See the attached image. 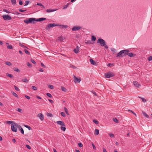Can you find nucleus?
Masks as SVG:
<instances>
[{
    "label": "nucleus",
    "mask_w": 152,
    "mask_h": 152,
    "mask_svg": "<svg viewBox=\"0 0 152 152\" xmlns=\"http://www.w3.org/2000/svg\"><path fill=\"white\" fill-rule=\"evenodd\" d=\"M46 20L45 18H42L36 19L35 18H30L28 19H26L24 20V22L28 24L29 23H34L35 21H41L43 20Z\"/></svg>",
    "instance_id": "nucleus-1"
},
{
    "label": "nucleus",
    "mask_w": 152,
    "mask_h": 152,
    "mask_svg": "<svg viewBox=\"0 0 152 152\" xmlns=\"http://www.w3.org/2000/svg\"><path fill=\"white\" fill-rule=\"evenodd\" d=\"M128 52H129V51L128 50H124L121 51L117 55L116 57L118 58L123 57L127 55Z\"/></svg>",
    "instance_id": "nucleus-2"
},
{
    "label": "nucleus",
    "mask_w": 152,
    "mask_h": 152,
    "mask_svg": "<svg viewBox=\"0 0 152 152\" xmlns=\"http://www.w3.org/2000/svg\"><path fill=\"white\" fill-rule=\"evenodd\" d=\"M97 43H99L100 45L101 46H103L106 45V42L105 41L101 38H99L97 40Z\"/></svg>",
    "instance_id": "nucleus-3"
},
{
    "label": "nucleus",
    "mask_w": 152,
    "mask_h": 152,
    "mask_svg": "<svg viewBox=\"0 0 152 152\" xmlns=\"http://www.w3.org/2000/svg\"><path fill=\"white\" fill-rule=\"evenodd\" d=\"M18 124L16 123L12 124L11 125V129L12 131L16 132L17 130Z\"/></svg>",
    "instance_id": "nucleus-4"
},
{
    "label": "nucleus",
    "mask_w": 152,
    "mask_h": 152,
    "mask_svg": "<svg viewBox=\"0 0 152 152\" xmlns=\"http://www.w3.org/2000/svg\"><path fill=\"white\" fill-rule=\"evenodd\" d=\"M114 74L111 72H109L105 74V77L107 78H110L111 77L114 76Z\"/></svg>",
    "instance_id": "nucleus-5"
},
{
    "label": "nucleus",
    "mask_w": 152,
    "mask_h": 152,
    "mask_svg": "<svg viewBox=\"0 0 152 152\" xmlns=\"http://www.w3.org/2000/svg\"><path fill=\"white\" fill-rule=\"evenodd\" d=\"M58 25L56 23H50L47 25V26L46 27V29L47 30H49L51 27H53Z\"/></svg>",
    "instance_id": "nucleus-6"
},
{
    "label": "nucleus",
    "mask_w": 152,
    "mask_h": 152,
    "mask_svg": "<svg viewBox=\"0 0 152 152\" xmlns=\"http://www.w3.org/2000/svg\"><path fill=\"white\" fill-rule=\"evenodd\" d=\"M3 19L5 20H10L12 19L11 17L9 15H4L2 16Z\"/></svg>",
    "instance_id": "nucleus-7"
},
{
    "label": "nucleus",
    "mask_w": 152,
    "mask_h": 152,
    "mask_svg": "<svg viewBox=\"0 0 152 152\" xmlns=\"http://www.w3.org/2000/svg\"><path fill=\"white\" fill-rule=\"evenodd\" d=\"M73 81L75 83H78L81 81V79L80 78H78L75 76L74 75Z\"/></svg>",
    "instance_id": "nucleus-8"
},
{
    "label": "nucleus",
    "mask_w": 152,
    "mask_h": 152,
    "mask_svg": "<svg viewBox=\"0 0 152 152\" xmlns=\"http://www.w3.org/2000/svg\"><path fill=\"white\" fill-rule=\"evenodd\" d=\"M82 27L80 26H75L72 28V31H78Z\"/></svg>",
    "instance_id": "nucleus-9"
},
{
    "label": "nucleus",
    "mask_w": 152,
    "mask_h": 152,
    "mask_svg": "<svg viewBox=\"0 0 152 152\" xmlns=\"http://www.w3.org/2000/svg\"><path fill=\"white\" fill-rule=\"evenodd\" d=\"M37 117H38L41 121L43 120L44 119V115L42 114L41 113L38 114L37 115Z\"/></svg>",
    "instance_id": "nucleus-10"
},
{
    "label": "nucleus",
    "mask_w": 152,
    "mask_h": 152,
    "mask_svg": "<svg viewBox=\"0 0 152 152\" xmlns=\"http://www.w3.org/2000/svg\"><path fill=\"white\" fill-rule=\"evenodd\" d=\"M57 124L63 126H65L64 123L62 121H58L56 122Z\"/></svg>",
    "instance_id": "nucleus-11"
},
{
    "label": "nucleus",
    "mask_w": 152,
    "mask_h": 152,
    "mask_svg": "<svg viewBox=\"0 0 152 152\" xmlns=\"http://www.w3.org/2000/svg\"><path fill=\"white\" fill-rule=\"evenodd\" d=\"M134 85L137 87L139 88L140 86V84H139L136 81H134L133 82Z\"/></svg>",
    "instance_id": "nucleus-12"
},
{
    "label": "nucleus",
    "mask_w": 152,
    "mask_h": 152,
    "mask_svg": "<svg viewBox=\"0 0 152 152\" xmlns=\"http://www.w3.org/2000/svg\"><path fill=\"white\" fill-rule=\"evenodd\" d=\"M127 55L130 57H132L136 55L135 54H133L132 53L128 52Z\"/></svg>",
    "instance_id": "nucleus-13"
},
{
    "label": "nucleus",
    "mask_w": 152,
    "mask_h": 152,
    "mask_svg": "<svg viewBox=\"0 0 152 152\" xmlns=\"http://www.w3.org/2000/svg\"><path fill=\"white\" fill-rule=\"evenodd\" d=\"M74 52L76 53H77L79 52V48L78 46H77L76 48L74 50Z\"/></svg>",
    "instance_id": "nucleus-14"
},
{
    "label": "nucleus",
    "mask_w": 152,
    "mask_h": 152,
    "mask_svg": "<svg viewBox=\"0 0 152 152\" xmlns=\"http://www.w3.org/2000/svg\"><path fill=\"white\" fill-rule=\"evenodd\" d=\"M90 61L91 62V64H92L93 65H95L96 64V63L92 59H91V58L90 59Z\"/></svg>",
    "instance_id": "nucleus-15"
},
{
    "label": "nucleus",
    "mask_w": 152,
    "mask_h": 152,
    "mask_svg": "<svg viewBox=\"0 0 152 152\" xmlns=\"http://www.w3.org/2000/svg\"><path fill=\"white\" fill-rule=\"evenodd\" d=\"M56 10H57V9H47L46 10V12H53L55 11H56Z\"/></svg>",
    "instance_id": "nucleus-16"
},
{
    "label": "nucleus",
    "mask_w": 152,
    "mask_h": 152,
    "mask_svg": "<svg viewBox=\"0 0 152 152\" xmlns=\"http://www.w3.org/2000/svg\"><path fill=\"white\" fill-rule=\"evenodd\" d=\"M18 129L20 131L21 133H22V134H24V132L22 128L20 126L18 127Z\"/></svg>",
    "instance_id": "nucleus-17"
},
{
    "label": "nucleus",
    "mask_w": 152,
    "mask_h": 152,
    "mask_svg": "<svg viewBox=\"0 0 152 152\" xmlns=\"http://www.w3.org/2000/svg\"><path fill=\"white\" fill-rule=\"evenodd\" d=\"M142 113L143 115L147 118H148L149 116L148 115H147L145 112L142 111Z\"/></svg>",
    "instance_id": "nucleus-18"
},
{
    "label": "nucleus",
    "mask_w": 152,
    "mask_h": 152,
    "mask_svg": "<svg viewBox=\"0 0 152 152\" xmlns=\"http://www.w3.org/2000/svg\"><path fill=\"white\" fill-rule=\"evenodd\" d=\"M99 131L98 129H96L95 130L94 134L98 135L99 134Z\"/></svg>",
    "instance_id": "nucleus-19"
},
{
    "label": "nucleus",
    "mask_w": 152,
    "mask_h": 152,
    "mask_svg": "<svg viewBox=\"0 0 152 152\" xmlns=\"http://www.w3.org/2000/svg\"><path fill=\"white\" fill-rule=\"evenodd\" d=\"M5 63L7 65H8L9 66H11L12 65V64L11 62H9V61H5Z\"/></svg>",
    "instance_id": "nucleus-20"
},
{
    "label": "nucleus",
    "mask_w": 152,
    "mask_h": 152,
    "mask_svg": "<svg viewBox=\"0 0 152 152\" xmlns=\"http://www.w3.org/2000/svg\"><path fill=\"white\" fill-rule=\"evenodd\" d=\"M37 5H38L40 6L41 7V8H45L44 6L41 3H37Z\"/></svg>",
    "instance_id": "nucleus-21"
},
{
    "label": "nucleus",
    "mask_w": 152,
    "mask_h": 152,
    "mask_svg": "<svg viewBox=\"0 0 152 152\" xmlns=\"http://www.w3.org/2000/svg\"><path fill=\"white\" fill-rule=\"evenodd\" d=\"M11 1L12 4L13 5H15L16 4V0H11Z\"/></svg>",
    "instance_id": "nucleus-22"
},
{
    "label": "nucleus",
    "mask_w": 152,
    "mask_h": 152,
    "mask_svg": "<svg viewBox=\"0 0 152 152\" xmlns=\"http://www.w3.org/2000/svg\"><path fill=\"white\" fill-rule=\"evenodd\" d=\"M61 89L62 91L64 92H66L67 91V89L64 87L62 86L61 87Z\"/></svg>",
    "instance_id": "nucleus-23"
},
{
    "label": "nucleus",
    "mask_w": 152,
    "mask_h": 152,
    "mask_svg": "<svg viewBox=\"0 0 152 152\" xmlns=\"http://www.w3.org/2000/svg\"><path fill=\"white\" fill-rule=\"evenodd\" d=\"M60 26L61 28H66L68 27L67 26L63 25H60Z\"/></svg>",
    "instance_id": "nucleus-24"
},
{
    "label": "nucleus",
    "mask_w": 152,
    "mask_h": 152,
    "mask_svg": "<svg viewBox=\"0 0 152 152\" xmlns=\"http://www.w3.org/2000/svg\"><path fill=\"white\" fill-rule=\"evenodd\" d=\"M22 81L23 82L25 83H27L28 82V81L27 79L26 78H25L24 79H22Z\"/></svg>",
    "instance_id": "nucleus-25"
},
{
    "label": "nucleus",
    "mask_w": 152,
    "mask_h": 152,
    "mask_svg": "<svg viewBox=\"0 0 152 152\" xmlns=\"http://www.w3.org/2000/svg\"><path fill=\"white\" fill-rule=\"evenodd\" d=\"M47 115L48 116L50 117H52L53 116V115L52 114L49 113H47Z\"/></svg>",
    "instance_id": "nucleus-26"
},
{
    "label": "nucleus",
    "mask_w": 152,
    "mask_h": 152,
    "mask_svg": "<svg viewBox=\"0 0 152 152\" xmlns=\"http://www.w3.org/2000/svg\"><path fill=\"white\" fill-rule=\"evenodd\" d=\"M24 126L26 127L29 130H30L31 129V128L30 126L26 125H24Z\"/></svg>",
    "instance_id": "nucleus-27"
},
{
    "label": "nucleus",
    "mask_w": 152,
    "mask_h": 152,
    "mask_svg": "<svg viewBox=\"0 0 152 152\" xmlns=\"http://www.w3.org/2000/svg\"><path fill=\"white\" fill-rule=\"evenodd\" d=\"M69 3H68L66 4V5H65L64 6V7L63 8V9H66L67 8V7H68V5H69Z\"/></svg>",
    "instance_id": "nucleus-28"
},
{
    "label": "nucleus",
    "mask_w": 152,
    "mask_h": 152,
    "mask_svg": "<svg viewBox=\"0 0 152 152\" xmlns=\"http://www.w3.org/2000/svg\"><path fill=\"white\" fill-rule=\"evenodd\" d=\"M7 76L9 77H10L12 78L13 77V75L12 74H8V73L7 74Z\"/></svg>",
    "instance_id": "nucleus-29"
},
{
    "label": "nucleus",
    "mask_w": 152,
    "mask_h": 152,
    "mask_svg": "<svg viewBox=\"0 0 152 152\" xmlns=\"http://www.w3.org/2000/svg\"><path fill=\"white\" fill-rule=\"evenodd\" d=\"M61 130L65 131L66 130V128L65 127V126H61Z\"/></svg>",
    "instance_id": "nucleus-30"
},
{
    "label": "nucleus",
    "mask_w": 152,
    "mask_h": 152,
    "mask_svg": "<svg viewBox=\"0 0 152 152\" xmlns=\"http://www.w3.org/2000/svg\"><path fill=\"white\" fill-rule=\"evenodd\" d=\"M13 69L15 71L17 72H20V69H19L18 68H15Z\"/></svg>",
    "instance_id": "nucleus-31"
},
{
    "label": "nucleus",
    "mask_w": 152,
    "mask_h": 152,
    "mask_svg": "<svg viewBox=\"0 0 152 152\" xmlns=\"http://www.w3.org/2000/svg\"><path fill=\"white\" fill-rule=\"evenodd\" d=\"M96 40V37H95L93 36L91 37V40L95 41Z\"/></svg>",
    "instance_id": "nucleus-32"
},
{
    "label": "nucleus",
    "mask_w": 152,
    "mask_h": 152,
    "mask_svg": "<svg viewBox=\"0 0 152 152\" xmlns=\"http://www.w3.org/2000/svg\"><path fill=\"white\" fill-rule=\"evenodd\" d=\"M64 109L66 113L68 115H69L67 109L66 107H64Z\"/></svg>",
    "instance_id": "nucleus-33"
},
{
    "label": "nucleus",
    "mask_w": 152,
    "mask_h": 152,
    "mask_svg": "<svg viewBox=\"0 0 152 152\" xmlns=\"http://www.w3.org/2000/svg\"><path fill=\"white\" fill-rule=\"evenodd\" d=\"M34 90L36 91L37 90V87L34 86H33L31 87Z\"/></svg>",
    "instance_id": "nucleus-34"
},
{
    "label": "nucleus",
    "mask_w": 152,
    "mask_h": 152,
    "mask_svg": "<svg viewBox=\"0 0 152 152\" xmlns=\"http://www.w3.org/2000/svg\"><path fill=\"white\" fill-rule=\"evenodd\" d=\"M64 39L62 37H61L58 38V40H60V41H63Z\"/></svg>",
    "instance_id": "nucleus-35"
},
{
    "label": "nucleus",
    "mask_w": 152,
    "mask_h": 152,
    "mask_svg": "<svg viewBox=\"0 0 152 152\" xmlns=\"http://www.w3.org/2000/svg\"><path fill=\"white\" fill-rule=\"evenodd\" d=\"M12 94H13V96H15L16 97H18V95H17V94L16 93H15L14 92H12Z\"/></svg>",
    "instance_id": "nucleus-36"
},
{
    "label": "nucleus",
    "mask_w": 152,
    "mask_h": 152,
    "mask_svg": "<svg viewBox=\"0 0 152 152\" xmlns=\"http://www.w3.org/2000/svg\"><path fill=\"white\" fill-rule=\"evenodd\" d=\"M24 51L26 54H30V53L28 51V50L26 49L24 50Z\"/></svg>",
    "instance_id": "nucleus-37"
},
{
    "label": "nucleus",
    "mask_w": 152,
    "mask_h": 152,
    "mask_svg": "<svg viewBox=\"0 0 152 152\" xmlns=\"http://www.w3.org/2000/svg\"><path fill=\"white\" fill-rule=\"evenodd\" d=\"M29 1H25L26 4L24 5V6H27L29 4Z\"/></svg>",
    "instance_id": "nucleus-38"
},
{
    "label": "nucleus",
    "mask_w": 152,
    "mask_h": 152,
    "mask_svg": "<svg viewBox=\"0 0 152 152\" xmlns=\"http://www.w3.org/2000/svg\"><path fill=\"white\" fill-rule=\"evenodd\" d=\"M27 65L28 66L30 67H31L32 66V64L31 63H29V62H28L27 63Z\"/></svg>",
    "instance_id": "nucleus-39"
},
{
    "label": "nucleus",
    "mask_w": 152,
    "mask_h": 152,
    "mask_svg": "<svg viewBox=\"0 0 152 152\" xmlns=\"http://www.w3.org/2000/svg\"><path fill=\"white\" fill-rule=\"evenodd\" d=\"M48 87L51 89H53L54 88V87L53 85H48Z\"/></svg>",
    "instance_id": "nucleus-40"
},
{
    "label": "nucleus",
    "mask_w": 152,
    "mask_h": 152,
    "mask_svg": "<svg viewBox=\"0 0 152 152\" xmlns=\"http://www.w3.org/2000/svg\"><path fill=\"white\" fill-rule=\"evenodd\" d=\"M46 95H47V96L49 97L50 98H51L52 97V95H51V94L49 93H47L46 94Z\"/></svg>",
    "instance_id": "nucleus-41"
},
{
    "label": "nucleus",
    "mask_w": 152,
    "mask_h": 152,
    "mask_svg": "<svg viewBox=\"0 0 152 152\" xmlns=\"http://www.w3.org/2000/svg\"><path fill=\"white\" fill-rule=\"evenodd\" d=\"M113 121L115 123H118V121L116 118H114L113 119Z\"/></svg>",
    "instance_id": "nucleus-42"
},
{
    "label": "nucleus",
    "mask_w": 152,
    "mask_h": 152,
    "mask_svg": "<svg viewBox=\"0 0 152 152\" xmlns=\"http://www.w3.org/2000/svg\"><path fill=\"white\" fill-rule=\"evenodd\" d=\"M3 11L4 12H5L7 13H10L9 11L5 9H4L3 10Z\"/></svg>",
    "instance_id": "nucleus-43"
},
{
    "label": "nucleus",
    "mask_w": 152,
    "mask_h": 152,
    "mask_svg": "<svg viewBox=\"0 0 152 152\" xmlns=\"http://www.w3.org/2000/svg\"><path fill=\"white\" fill-rule=\"evenodd\" d=\"M78 145L80 148H81L83 146L82 144L80 142L78 143Z\"/></svg>",
    "instance_id": "nucleus-44"
},
{
    "label": "nucleus",
    "mask_w": 152,
    "mask_h": 152,
    "mask_svg": "<svg viewBox=\"0 0 152 152\" xmlns=\"http://www.w3.org/2000/svg\"><path fill=\"white\" fill-rule=\"evenodd\" d=\"M61 115L63 117H65L66 115L65 113L64 112H62L61 113Z\"/></svg>",
    "instance_id": "nucleus-45"
},
{
    "label": "nucleus",
    "mask_w": 152,
    "mask_h": 152,
    "mask_svg": "<svg viewBox=\"0 0 152 152\" xmlns=\"http://www.w3.org/2000/svg\"><path fill=\"white\" fill-rule=\"evenodd\" d=\"M7 48L8 49H12V47L11 45H9L7 46Z\"/></svg>",
    "instance_id": "nucleus-46"
},
{
    "label": "nucleus",
    "mask_w": 152,
    "mask_h": 152,
    "mask_svg": "<svg viewBox=\"0 0 152 152\" xmlns=\"http://www.w3.org/2000/svg\"><path fill=\"white\" fill-rule=\"evenodd\" d=\"M31 62L34 64H36V62L33 59H31Z\"/></svg>",
    "instance_id": "nucleus-47"
},
{
    "label": "nucleus",
    "mask_w": 152,
    "mask_h": 152,
    "mask_svg": "<svg viewBox=\"0 0 152 152\" xmlns=\"http://www.w3.org/2000/svg\"><path fill=\"white\" fill-rule=\"evenodd\" d=\"M139 98H140L141 99H142V101L143 102H145L146 101V100L145 99H144V98H142V97H139Z\"/></svg>",
    "instance_id": "nucleus-48"
},
{
    "label": "nucleus",
    "mask_w": 152,
    "mask_h": 152,
    "mask_svg": "<svg viewBox=\"0 0 152 152\" xmlns=\"http://www.w3.org/2000/svg\"><path fill=\"white\" fill-rule=\"evenodd\" d=\"M26 146L28 149H30L31 148L30 146L28 145H26Z\"/></svg>",
    "instance_id": "nucleus-49"
},
{
    "label": "nucleus",
    "mask_w": 152,
    "mask_h": 152,
    "mask_svg": "<svg viewBox=\"0 0 152 152\" xmlns=\"http://www.w3.org/2000/svg\"><path fill=\"white\" fill-rule=\"evenodd\" d=\"M14 87L15 88V89L16 90L18 91H19V89L15 86H14Z\"/></svg>",
    "instance_id": "nucleus-50"
},
{
    "label": "nucleus",
    "mask_w": 152,
    "mask_h": 152,
    "mask_svg": "<svg viewBox=\"0 0 152 152\" xmlns=\"http://www.w3.org/2000/svg\"><path fill=\"white\" fill-rule=\"evenodd\" d=\"M148 60H149V61L151 60H152V56H151L148 57Z\"/></svg>",
    "instance_id": "nucleus-51"
},
{
    "label": "nucleus",
    "mask_w": 152,
    "mask_h": 152,
    "mask_svg": "<svg viewBox=\"0 0 152 152\" xmlns=\"http://www.w3.org/2000/svg\"><path fill=\"white\" fill-rule=\"evenodd\" d=\"M93 121L94 122L95 124H98L99 123V122L96 121V120H94Z\"/></svg>",
    "instance_id": "nucleus-52"
},
{
    "label": "nucleus",
    "mask_w": 152,
    "mask_h": 152,
    "mask_svg": "<svg viewBox=\"0 0 152 152\" xmlns=\"http://www.w3.org/2000/svg\"><path fill=\"white\" fill-rule=\"evenodd\" d=\"M18 10L20 12H25V11L26 10H22V9H19Z\"/></svg>",
    "instance_id": "nucleus-53"
},
{
    "label": "nucleus",
    "mask_w": 152,
    "mask_h": 152,
    "mask_svg": "<svg viewBox=\"0 0 152 152\" xmlns=\"http://www.w3.org/2000/svg\"><path fill=\"white\" fill-rule=\"evenodd\" d=\"M92 145L93 148L94 149V150H96V147L95 145H94V144L93 143H92Z\"/></svg>",
    "instance_id": "nucleus-54"
},
{
    "label": "nucleus",
    "mask_w": 152,
    "mask_h": 152,
    "mask_svg": "<svg viewBox=\"0 0 152 152\" xmlns=\"http://www.w3.org/2000/svg\"><path fill=\"white\" fill-rule=\"evenodd\" d=\"M91 40L88 41L87 42H85V43H86V44H91Z\"/></svg>",
    "instance_id": "nucleus-55"
},
{
    "label": "nucleus",
    "mask_w": 152,
    "mask_h": 152,
    "mask_svg": "<svg viewBox=\"0 0 152 152\" xmlns=\"http://www.w3.org/2000/svg\"><path fill=\"white\" fill-rule=\"evenodd\" d=\"M109 134L110 136L111 137H113L114 136V135L113 134L109 133Z\"/></svg>",
    "instance_id": "nucleus-56"
},
{
    "label": "nucleus",
    "mask_w": 152,
    "mask_h": 152,
    "mask_svg": "<svg viewBox=\"0 0 152 152\" xmlns=\"http://www.w3.org/2000/svg\"><path fill=\"white\" fill-rule=\"evenodd\" d=\"M19 4L20 5H22L23 4L22 1L21 0L19 1Z\"/></svg>",
    "instance_id": "nucleus-57"
},
{
    "label": "nucleus",
    "mask_w": 152,
    "mask_h": 152,
    "mask_svg": "<svg viewBox=\"0 0 152 152\" xmlns=\"http://www.w3.org/2000/svg\"><path fill=\"white\" fill-rule=\"evenodd\" d=\"M17 111L20 113H21L22 112V110L20 108H18L17 109Z\"/></svg>",
    "instance_id": "nucleus-58"
},
{
    "label": "nucleus",
    "mask_w": 152,
    "mask_h": 152,
    "mask_svg": "<svg viewBox=\"0 0 152 152\" xmlns=\"http://www.w3.org/2000/svg\"><path fill=\"white\" fill-rule=\"evenodd\" d=\"M70 67H71L74 69H75L76 68L75 66H73V65H72V64H70Z\"/></svg>",
    "instance_id": "nucleus-59"
},
{
    "label": "nucleus",
    "mask_w": 152,
    "mask_h": 152,
    "mask_svg": "<svg viewBox=\"0 0 152 152\" xmlns=\"http://www.w3.org/2000/svg\"><path fill=\"white\" fill-rule=\"evenodd\" d=\"M25 97L26 98H27V99H30V97L28 96L27 95H25Z\"/></svg>",
    "instance_id": "nucleus-60"
},
{
    "label": "nucleus",
    "mask_w": 152,
    "mask_h": 152,
    "mask_svg": "<svg viewBox=\"0 0 152 152\" xmlns=\"http://www.w3.org/2000/svg\"><path fill=\"white\" fill-rule=\"evenodd\" d=\"M14 14H15V15L20 14V13H19V12H17V11L15 12Z\"/></svg>",
    "instance_id": "nucleus-61"
},
{
    "label": "nucleus",
    "mask_w": 152,
    "mask_h": 152,
    "mask_svg": "<svg viewBox=\"0 0 152 152\" xmlns=\"http://www.w3.org/2000/svg\"><path fill=\"white\" fill-rule=\"evenodd\" d=\"M12 121H7V124H11L12 123Z\"/></svg>",
    "instance_id": "nucleus-62"
},
{
    "label": "nucleus",
    "mask_w": 152,
    "mask_h": 152,
    "mask_svg": "<svg viewBox=\"0 0 152 152\" xmlns=\"http://www.w3.org/2000/svg\"><path fill=\"white\" fill-rule=\"evenodd\" d=\"M113 65V64H110V63H109L107 64V66H111Z\"/></svg>",
    "instance_id": "nucleus-63"
},
{
    "label": "nucleus",
    "mask_w": 152,
    "mask_h": 152,
    "mask_svg": "<svg viewBox=\"0 0 152 152\" xmlns=\"http://www.w3.org/2000/svg\"><path fill=\"white\" fill-rule=\"evenodd\" d=\"M103 152H107L106 149L104 148H103Z\"/></svg>",
    "instance_id": "nucleus-64"
}]
</instances>
